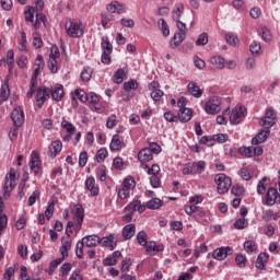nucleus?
<instances>
[{
	"instance_id": "6",
	"label": "nucleus",
	"mask_w": 280,
	"mask_h": 280,
	"mask_svg": "<svg viewBox=\"0 0 280 280\" xmlns=\"http://www.w3.org/2000/svg\"><path fill=\"white\" fill-rule=\"evenodd\" d=\"M11 119L15 128H21L25 121V114L23 113V108L20 106L15 107L11 113Z\"/></svg>"
},
{
	"instance_id": "18",
	"label": "nucleus",
	"mask_w": 280,
	"mask_h": 280,
	"mask_svg": "<svg viewBox=\"0 0 280 280\" xmlns=\"http://www.w3.org/2000/svg\"><path fill=\"white\" fill-rule=\"evenodd\" d=\"M43 69H45V61L43 60V55H38L36 68L31 80H35V82H38V75H40V71H43Z\"/></svg>"
},
{
	"instance_id": "10",
	"label": "nucleus",
	"mask_w": 280,
	"mask_h": 280,
	"mask_svg": "<svg viewBox=\"0 0 280 280\" xmlns=\"http://www.w3.org/2000/svg\"><path fill=\"white\" fill-rule=\"evenodd\" d=\"M135 211L143 213L145 211V205L141 203V200H133L125 208V213H133Z\"/></svg>"
},
{
	"instance_id": "53",
	"label": "nucleus",
	"mask_w": 280,
	"mask_h": 280,
	"mask_svg": "<svg viewBox=\"0 0 280 280\" xmlns=\"http://www.w3.org/2000/svg\"><path fill=\"white\" fill-rule=\"evenodd\" d=\"M137 242H138V244H140V246H143L144 244H147L148 243V234L143 231H140L137 234Z\"/></svg>"
},
{
	"instance_id": "25",
	"label": "nucleus",
	"mask_w": 280,
	"mask_h": 280,
	"mask_svg": "<svg viewBox=\"0 0 280 280\" xmlns=\"http://www.w3.org/2000/svg\"><path fill=\"white\" fill-rule=\"evenodd\" d=\"M186 33H175L174 37L171 39L172 49H176L185 40Z\"/></svg>"
},
{
	"instance_id": "32",
	"label": "nucleus",
	"mask_w": 280,
	"mask_h": 280,
	"mask_svg": "<svg viewBox=\"0 0 280 280\" xmlns=\"http://www.w3.org/2000/svg\"><path fill=\"white\" fill-rule=\"evenodd\" d=\"M261 219L264 222H270V220H279V214L272 210H266L262 212Z\"/></svg>"
},
{
	"instance_id": "12",
	"label": "nucleus",
	"mask_w": 280,
	"mask_h": 280,
	"mask_svg": "<svg viewBox=\"0 0 280 280\" xmlns=\"http://www.w3.org/2000/svg\"><path fill=\"white\" fill-rule=\"evenodd\" d=\"M49 93L55 102H61L62 97H65V88L62 84H56L50 89Z\"/></svg>"
},
{
	"instance_id": "48",
	"label": "nucleus",
	"mask_w": 280,
	"mask_h": 280,
	"mask_svg": "<svg viewBox=\"0 0 280 280\" xmlns=\"http://www.w3.org/2000/svg\"><path fill=\"white\" fill-rule=\"evenodd\" d=\"M84 242H78L77 243V247H75V255L78 257V259H82L84 257Z\"/></svg>"
},
{
	"instance_id": "17",
	"label": "nucleus",
	"mask_w": 280,
	"mask_h": 280,
	"mask_svg": "<svg viewBox=\"0 0 280 280\" xmlns=\"http://www.w3.org/2000/svg\"><path fill=\"white\" fill-rule=\"evenodd\" d=\"M269 137H270L269 129L261 130L256 135L255 138L252 139V145H259V143H264V141H266V139H268Z\"/></svg>"
},
{
	"instance_id": "51",
	"label": "nucleus",
	"mask_w": 280,
	"mask_h": 280,
	"mask_svg": "<svg viewBox=\"0 0 280 280\" xmlns=\"http://www.w3.org/2000/svg\"><path fill=\"white\" fill-rule=\"evenodd\" d=\"M126 74V72L121 69H118L115 74H114V82L116 84H121V82H124V75Z\"/></svg>"
},
{
	"instance_id": "40",
	"label": "nucleus",
	"mask_w": 280,
	"mask_h": 280,
	"mask_svg": "<svg viewBox=\"0 0 280 280\" xmlns=\"http://www.w3.org/2000/svg\"><path fill=\"white\" fill-rule=\"evenodd\" d=\"M122 187L130 191V189H135V187H137V182H135L132 177H127L122 182Z\"/></svg>"
},
{
	"instance_id": "36",
	"label": "nucleus",
	"mask_w": 280,
	"mask_h": 280,
	"mask_svg": "<svg viewBox=\"0 0 280 280\" xmlns=\"http://www.w3.org/2000/svg\"><path fill=\"white\" fill-rule=\"evenodd\" d=\"M275 124H277V120H273L272 118H266V116L260 119V126H262L265 130H270Z\"/></svg>"
},
{
	"instance_id": "52",
	"label": "nucleus",
	"mask_w": 280,
	"mask_h": 280,
	"mask_svg": "<svg viewBox=\"0 0 280 280\" xmlns=\"http://www.w3.org/2000/svg\"><path fill=\"white\" fill-rule=\"evenodd\" d=\"M61 127L65 128V130L68 132V135H73V132H75V126H73V124H71L67 120H63L61 122Z\"/></svg>"
},
{
	"instance_id": "20",
	"label": "nucleus",
	"mask_w": 280,
	"mask_h": 280,
	"mask_svg": "<svg viewBox=\"0 0 280 280\" xmlns=\"http://www.w3.org/2000/svg\"><path fill=\"white\" fill-rule=\"evenodd\" d=\"M82 242L88 248H93L97 246V244H101L100 236L97 235H88L82 238Z\"/></svg>"
},
{
	"instance_id": "41",
	"label": "nucleus",
	"mask_w": 280,
	"mask_h": 280,
	"mask_svg": "<svg viewBox=\"0 0 280 280\" xmlns=\"http://www.w3.org/2000/svg\"><path fill=\"white\" fill-rule=\"evenodd\" d=\"M207 43H209V35L207 33L200 34L196 40L198 47H205Z\"/></svg>"
},
{
	"instance_id": "14",
	"label": "nucleus",
	"mask_w": 280,
	"mask_h": 280,
	"mask_svg": "<svg viewBox=\"0 0 280 280\" xmlns=\"http://www.w3.org/2000/svg\"><path fill=\"white\" fill-rule=\"evenodd\" d=\"M194 115V110L191 108H182L177 114V121L180 124H187V121H191V116Z\"/></svg>"
},
{
	"instance_id": "27",
	"label": "nucleus",
	"mask_w": 280,
	"mask_h": 280,
	"mask_svg": "<svg viewBox=\"0 0 280 280\" xmlns=\"http://www.w3.org/2000/svg\"><path fill=\"white\" fill-rule=\"evenodd\" d=\"M136 233L135 224H128L122 229V237L125 240H132Z\"/></svg>"
},
{
	"instance_id": "59",
	"label": "nucleus",
	"mask_w": 280,
	"mask_h": 280,
	"mask_svg": "<svg viewBox=\"0 0 280 280\" xmlns=\"http://www.w3.org/2000/svg\"><path fill=\"white\" fill-rule=\"evenodd\" d=\"M240 176L243 180H250L253 178L250 171L247 167L241 168Z\"/></svg>"
},
{
	"instance_id": "38",
	"label": "nucleus",
	"mask_w": 280,
	"mask_h": 280,
	"mask_svg": "<svg viewBox=\"0 0 280 280\" xmlns=\"http://www.w3.org/2000/svg\"><path fill=\"white\" fill-rule=\"evenodd\" d=\"M8 97H10V86L8 85V83H4L1 86L0 98L2 102H5L8 101Z\"/></svg>"
},
{
	"instance_id": "30",
	"label": "nucleus",
	"mask_w": 280,
	"mask_h": 280,
	"mask_svg": "<svg viewBox=\"0 0 280 280\" xmlns=\"http://www.w3.org/2000/svg\"><path fill=\"white\" fill-rule=\"evenodd\" d=\"M69 250H71V241L69 240L62 241L61 247H60L62 259H67V257H69Z\"/></svg>"
},
{
	"instance_id": "33",
	"label": "nucleus",
	"mask_w": 280,
	"mask_h": 280,
	"mask_svg": "<svg viewBox=\"0 0 280 280\" xmlns=\"http://www.w3.org/2000/svg\"><path fill=\"white\" fill-rule=\"evenodd\" d=\"M101 47L103 52L113 54V44H110L108 36L102 38Z\"/></svg>"
},
{
	"instance_id": "4",
	"label": "nucleus",
	"mask_w": 280,
	"mask_h": 280,
	"mask_svg": "<svg viewBox=\"0 0 280 280\" xmlns=\"http://www.w3.org/2000/svg\"><path fill=\"white\" fill-rule=\"evenodd\" d=\"M222 102L220 101V97L212 96L209 98V101L205 105V110L208 115H218L220 110H222V107H220Z\"/></svg>"
},
{
	"instance_id": "54",
	"label": "nucleus",
	"mask_w": 280,
	"mask_h": 280,
	"mask_svg": "<svg viewBox=\"0 0 280 280\" xmlns=\"http://www.w3.org/2000/svg\"><path fill=\"white\" fill-rule=\"evenodd\" d=\"M109 21H113V15L112 14H106V13L101 14V25H102V27L106 28Z\"/></svg>"
},
{
	"instance_id": "8",
	"label": "nucleus",
	"mask_w": 280,
	"mask_h": 280,
	"mask_svg": "<svg viewBox=\"0 0 280 280\" xmlns=\"http://www.w3.org/2000/svg\"><path fill=\"white\" fill-rule=\"evenodd\" d=\"M275 202H280V195L276 188H269L266 195V202L267 207H272Z\"/></svg>"
},
{
	"instance_id": "43",
	"label": "nucleus",
	"mask_w": 280,
	"mask_h": 280,
	"mask_svg": "<svg viewBox=\"0 0 280 280\" xmlns=\"http://www.w3.org/2000/svg\"><path fill=\"white\" fill-rule=\"evenodd\" d=\"M142 246H144L147 253H159L161 250L156 248V242L154 241L147 242Z\"/></svg>"
},
{
	"instance_id": "58",
	"label": "nucleus",
	"mask_w": 280,
	"mask_h": 280,
	"mask_svg": "<svg viewBox=\"0 0 280 280\" xmlns=\"http://www.w3.org/2000/svg\"><path fill=\"white\" fill-rule=\"evenodd\" d=\"M88 162H89V153H86V151L81 152L79 155L80 167H84Z\"/></svg>"
},
{
	"instance_id": "63",
	"label": "nucleus",
	"mask_w": 280,
	"mask_h": 280,
	"mask_svg": "<svg viewBox=\"0 0 280 280\" xmlns=\"http://www.w3.org/2000/svg\"><path fill=\"white\" fill-rule=\"evenodd\" d=\"M234 226L238 230L246 229V226H248V220L245 218L238 219L234 222Z\"/></svg>"
},
{
	"instance_id": "9",
	"label": "nucleus",
	"mask_w": 280,
	"mask_h": 280,
	"mask_svg": "<svg viewBox=\"0 0 280 280\" xmlns=\"http://www.w3.org/2000/svg\"><path fill=\"white\" fill-rule=\"evenodd\" d=\"M229 255H233V248L231 247H220L214 249L212 257L218 259V261H222L229 257Z\"/></svg>"
},
{
	"instance_id": "49",
	"label": "nucleus",
	"mask_w": 280,
	"mask_h": 280,
	"mask_svg": "<svg viewBox=\"0 0 280 280\" xmlns=\"http://www.w3.org/2000/svg\"><path fill=\"white\" fill-rule=\"evenodd\" d=\"M244 248L246 253H255V250H257V244L254 241H246L244 243Z\"/></svg>"
},
{
	"instance_id": "23",
	"label": "nucleus",
	"mask_w": 280,
	"mask_h": 280,
	"mask_svg": "<svg viewBox=\"0 0 280 280\" xmlns=\"http://www.w3.org/2000/svg\"><path fill=\"white\" fill-rule=\"evenodd\" d=\"M121 148H124V142H121L119 135H114L109 144V150H112V152H115L121 150Z\"/></svg>"
},
{
	"instance_id": "45",
	"label": "nucleus",
	"mask_w": 280,
	"mask_h": 280,
	"mask_svg": "<svg viewBox=\"0 0 280 280\" xmlns=\"http://www.w3.org/2000/svg\"><path fill=\"white\" fill-rule=\"evenodd\" d=\"M247 261L248 260L246 259V256L242 254H237L235 257V262H236V266H238V268H246Z\"/></svg>"
},
{
	"instance_id": "47",
	"label": "nucleus",
	"mask_w": 280,
	"mask_h": 280,
	"mask_svg": "<svg viewBox=\"0 0 280 280\" xmlns=\"http://www.w3.org/2000/svg\"><path fill=\"white\" fill-rule=\"evenodd\" d=\"M34 14H36V8L30 7L28 10L24 12L25 21L34 23Z\"/></svg>"
},
{
	"instance_id": "29",
	"label": "nucleus",
	"mask_w": 280,
	"mask_h": 280,
	"mask_svg": "<svg viewBox=\"0 0 280 280\" xmlns=\"http://www.w3.org/2000/svg\"><path fill=\"white\" fill-rule=\"evenodd\" d=\"M72 100H80V102H89V94H86V92H84L82 89H78L72 94Z\"/></svg>"
},
{
	"instance_id": "5",
	"label": "nucleus",
	"mask_w": 280,
	"mask_h": 280,
	"mask_svg": "<svg viewBox=\"0 0 280 280\" xmlns=\"http://www.w3.org/2000/svg\"><path fill=\"white\" fill-rule=\"evenodd\" d=\"M242 117H246V107L236 106L230 114V124L237 126L242 120Z\"/></svg>"
},
{
	"instance_id": "26",
	"label": "nucleus",
	"mask_w": 280,
	"mask_h": 280,
	"mask_svg": "<svg viewBox=\"0 0 280 280\" xmlns=\"http://www.w3.org/2000/svg\"><path fill=\"white\" fill-rule=\"evenodd\" d=\"M101 243L103 246H106L110 250H115V247L117 246V243H115V235L105 236L101 240Z\"/></svg>"
},
{
	"instance_id": "24",
	"label": "nucleus",
	"mask_w": 280,
	"mask_h": 280,
	"mask_svg": "<svg viewBox=\"0 0 280 280\" xmlns=\"http://www.w3.org/2000/svg\"><path fill=\"white\" fill-rule=\"evenodd\" d=\"M144 207L145 209H150L151 211H156V209H161V207H163V200H161L160 198H152L147 202Z\"/></svg>"
},
{
	"instance_id": "46",
	"label": "nucleus",
	"mask_w": 280,
	"mask_h": 280,
	"mask_svg": "<svg viewBox=\"0 0 280 280\" xmlns=\"http://www.w3.org/2000/svg\"><path fill=\"white\" fill-rule=\"evenodd\" d=\"M266 183H268V178L264 177L258 182L257 185V194H259V196L266 194Z\"/></svg>"
},
{
	"instance_id": "37",
	"label": "nucleus",
	"mask_w": 280,
	"mask_h": 280,
	"mask_svg": "<svg viewBox=\"0 0 280 280\" xmlns=\"http://www.w3.org/2000/svg\"><path fill=\"white\" fill-rule=\"evenodd\" d=\"M175 11H173V21H180L183 12H185V5L176 4Z\"/></svg>"
},
{
	"instance_id": "21",
	"label": "nucleus",
	"mask_w": 280,
	"mask_h": 280,
	"mask_svg": "<svg viewBox=\"0 0 280 280\" xmlns=\"http://www.w3.org/2000/svg\"><path fill=\"white\" fill-rule=\"evenodd\" d=\"M85 187L90 191L91 196H98L100 195V188L95 186V178L89 177L85 180Z\"/></svg>"
},
{
	"instance_id": "61",
	"label": "nucleus",
	"mask_w": 280,
	"mask_h": 280,
	"mask_svg": "<svg viewBox=\"0 0 280 280\" xmlns=\"http://www.w3.org/2000/svg\"><path fill=\"white\" fill-rule=\"evenodd\" d=\"M48 69L50 73H58V61L56 59H49Z\"/></svg>"
},
{
	"instance_id": "56",
	"label": "nucleus",
	"mask_w": 280,
	"mask_h": 280,
	"mask_svg": "<svg viewBox=\"0 0 280 280\" xmlns=\"http://www.w3.org/2000/svg\"><path fill=\"white\" fill-rule=\"evenodd\" d=\"M20 270H21L20 280H40L39 278L31 279L30 275H27V267L25 266H22Z\"/></svg>"
},
{
	"instance_id": "11",
	"label": "nucleus",
	"mask_w": 280,
	"mask_h": 280,
	"mask_svg": "<svg viewBox=\"0 0 280 280\" xmlns=\"http://www.w3.org/2000/svg\"><path fill=\"white\" fill-rule=\"evenodd\" d=\"M28 165L35 175L38 174V172H40V156H38L37 151L32 152Z\"/></svg>"
},
{
	"instance_id": "55",
	"label": "nucleus",
	"mask_w": 280,
	"mask_h": 280,
	"mask_svg": "<svg viewBox=\"0 0 280 280\" xmlns=\"http://www.w3.org/2000/svg\"><path fill=\"white\" fill-rule=\"evenodd\" d=\"M238 153L242 156H247V159H250V156H253V148H248V147H241L238 149Z\"/></svg>"
},
{
	"instance_id": "22",
	"label": "nucleus",
	"mask_w": 280,
	"mask_h": 280,
	"mask_svg": "<svg viewBox=\"0 0 280 280\" xmlns=\"http://www.w3.org/2000/svg\"><path fill=\"white\" fill-rule=\"evenodd\" d=\"M152 159H153L152 150L150 149H142L138 153V160L140 161V163H148V161H152Z\"/></svg>"
},
{
	"instance_id": "1",
	"label": "nucleus",
	"mask_w": 280,
	"mask_h": 280,
	"mask_svg": "<svg viewBox=\"0 0 280 280\" xmlns=\"http://www.w3.org/2000/svg\"><path fill=\"white\" fill-rule=\"evenodd\" d=\"M66 32L71 38H80L84 35V28L82 27V22L75 20H69L66 22Z\"/></svg>"
},
{
	"instance_id": "60",
	"label": "nucleus",
	"mask_w": 280,
	"mask_h": 280,
	"mask_svg": "<svg viewBox=\"0 0 280 280\" xmlns=\"http://www.w3.org/2000/svg\"><path fill=\"white\" fill-rule=\"evenodd\" d=\"M164 93L162 90H154L151 92V100L153 102H161V97H163Z\"/></svg>"
},
{
	"instance_id": "7",
	"label": "nucleus",
	"mask_w": 280,
	"mask_h": 280,
	"mask_svg": "<svg viewBox=\"0 0 280 280\" xmlns=\"http://www.w3.org/2000/svg\"><path fill=\"white\" fill-rule=\"evenodd\" d=\"M49 100V90L45 86L38 88L36 92V103L38 108H43V104Z\"/></svg>"
},
{
	"instance_id": "31",
	"label": "nucleus",
	"mask_w": 280,
	"mask_h": 280,
	"mask_svg": "<svg viewBox=\"0 0 280 280\" xmlns=\"http://www.w3.org/2000/svg\"><path fill=\"white\" fill-rule=\"evenodd\" d=\"M188 91L192 95V97H202V90L198 86V84L190 82L188 84Z\"/></svg>"
},
{
	"instance_id": "42",
	"label": "nucleus",
	"mask_w": 280,
	"mask_h": 280,
	"mask_svg": "<svg viewBox=\"0 0 280 280\" xmlns=\"http://www.w3.org/2000/svg\"><path fill=\"white\" fill-rule=\"evenodd\" d=\"M18 49L20 51H27V35H25V32L21 33V42L18 46Z\"/></svg>"
},
{
	"instance_id": "39",
	"label": "nucleus",
	"mask_w": 280,
	"mask_h": 280,
	"mask_svg": "<svg viewBox=\"0 0 280 280\" xmlns=\"http://www.w3.org/2000/svg\"><path fill=\"white\" fill-rule=\"evenodd\" d=\"M159 27H160L163 36H170V25H167V22H165L164 19H160Z\"/></svg>"
},
{
	"instance_id": "50",
	"label": "nucleus",
	"mask_w": 280,
	"mask_h": 280,
	"mask_svg": "<svg viewBox=\"0 0 280 280\" xmlns=\"http://www.w3.org/2000/svg\"><path fill=\"white\" fill-rule=\"evenodd\" d=\"M106 156H108V150H106L105 148L100 149L96 153L97 163L104 162V159H106Z\"/></svg>"
},
{
	"instance_id": "34",
	"label": "nucleus",
	"mask_w": 280,
	"mask_h": 280,
	"mask_svg": "<svg viewBox=\"0 0 280 280\" xmlns=\"http://www.w3.org/2000/svg\"><path fill=\"white\" fill-rule=\"evenodd\" d=\"M210 65L214 67L215 69H224L225 63H224V58L222 57H211L210 58Z\"/></svg>"
},
{
	"instance_id": "3",
	"label": "nucleus",
	"mask_w": 280,
	"mask_h": 280,
	"mask_svg": "<svg viewBox=\"0 0 280 280\" xmlns=\"http://www.w3.org/2000/svg\"><path fill=\"white\" fill-rule=\"evenodd\" d=\"M214 182L217 185L218 194H226L229 189H231V185H233V182L231 180V177L226 176L224 173H220L215 175Z\"/></svg>"
},
{
	"instance_id": "62",
	"label": "nucleus",
	"mask_w": 280,
	"mask_h": 280,
	"mask_svg": "<svg viewBox=\"0 0 280 280\" xmlns=\"http://www.w3.org/2000/svg\"><path fill=\"white\" fill-rule=\"evenodd\" d=\"M116 126H117V116L110 115L107 118L106 128H108L110 130V129L115 128Z\"/></svg>"
},
{
	"instance_id": "28",
	"label": "nucleus",
	"mask_w": 280,
	"mask_h": 280,
	"mask_svg": "<svg viewBox=\"0 0 280 280\" xmlns=\"http://www.w3.org/2000/svg\"><path fill=\"white\" fill-rule=\"evenodd\" d=\"M268 257L269 256L266 253H260L258 255L257 260H256V268H258V270H264V268H266Z\"/></svg>"
},
{
	"instance_id": "19",
	"label": "nucleus",
	"mask_w": 280,
	"mask_h": 280,
	"mask_svg": "<svg viewBox=\"0 0 280 280\" xmlns=\"http://www.w3.org/2000/svg\"><path fill=\"white\" fill-rule=\"evenodd\" d=\"M189 164H190V172L192 175L202 174L207 167V163L205 161L192 162Z\"/></svg>"
},
{
	"instance_id": "35",
	"label": "nucleus",
	"mask_w": 280,
	"mask_h": 280,
	"mask_svg": "<svg viewBox=\"0 0 280 280\" xmlns=\"http://www.w3.org/2000/svg\"><path fill=\"white\" fill-rule=\"evenodd\" d=\"M93 75V68L91 67H84L81 72V80L83 82H89Z\"/></svg>"
},
{
	"instance_id": "57",
	"label": "nucleus",
	"mask_w": 280,
	"mask_h": 280,
	"mask_svg": "<svg viewBox=\"0 0 280 280\" xmlns=\"http://www.w3.org/2000/svg\"><path fill=\"white\" fill-rule=\"evenodd\" d=\"M164 119L168 121L170 124H176L178 122V116L172 114V112L164 113Z\"/></svg>"
},
{
	"instance_id": "64",
	"label": "nucleus",
	"mask_w": 280,
	"mask_h": 280,
	"mask_svg": "<svg viewBox=\"0 0 280 280\" xmlns=\"http://www.w3.org/2000/svg\"><path fill=\"white\" fill-rule=\"evenodd\" d=\"M69 280H82V271L80 269L74 270Z\"/></svg>"
},
{
	"instance_id": "13",
	"label": "nucleus",
	"mask_w": 280,
	"mask_h": 280,
	"mask_svg": "<svg viewBox=\"0 0 280 280\" xmlns=\"http://www.w3.org/2000/svg\"><path fill=\"white\" fill-rule=\"evenodd\" d=\"M106 10L112 14H124V12H126V5H124V3L113 1L109 4H107Z\"/></svg>"
},
{
	"instance_id": "2",
	"label": "nucleus",
	"mask_w": 280,
	"mask_h": 280,
	"mask_svg": "<svg viewBox=\"0 0 280 280\" xmlns=\"http://www.w3.org/2000/svg\"><path fill=\"white\" fill-rule=\"evenodd\" d=\"M14 187H16V170L11 168L5 176L3 186V198L5 200L10 198V194H12V189H14Z\"/></svg>"
},
{
	"instance_id": "16",
	"label": "nucleus",
	"mask_w": 280,
	"mask_h": 280,
	"mask_svg": "<svg viewBox=\"0 0 280 280\" xmlns=\"http://www.w3.org/2000/svg\"><path fill=\"white\" fill-rule=\"evenodd\" d=\"M59 152H62V142L60 140H55L49 145L48 156H50V159H56Z\"/></svg>"
},
{
	"instance_id": "15",
	"label": "nucleus",
	"mask_w": 280,
	"mask_h": 280,
	"mask_svg": "<svg viewBox=\"0 0 280 280\" xmlns=\"http://www.w3.org/2000/svg\"><path fill=\"white\" fill-rule=\"evenodd\" d=\"M74 215L77 220V229L80 231V229H82V223L84 222V208L82 205L74 206Z\"/></svg>"
},
{
	"instance_id": "44",
	"label": "nucleus",
	"mask_w": 280,
	"mask_h": 280,
	"mask_svg": "<svg viewBox=\"0 0 280 280\" xmlns=\"http://www.w3.org/2000/svg\"><path fill=\"white\" fill-rule=\"evenodd\" d=\"M125 91H137L139 89V83L136 80H130L124 83Z\"/></svg>"
}]
</instances>
